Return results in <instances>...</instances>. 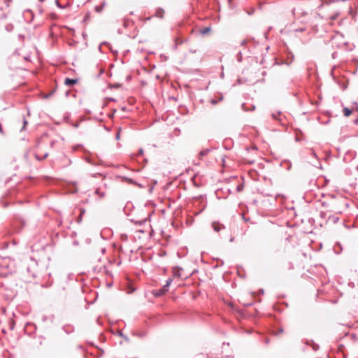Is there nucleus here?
I'll list each match as a JSON object with an SVG mask.
<instances>
[{"instance_id":"obj_1","label":"nucleus","mask_w":358,"mask_h":358,"mask_svg":"<svg viewBox=\"0 0 358 358\" xmlns=\"http://www.w3.org/2000/svg\"><path fill=\"white\" fill-rule=\"evenodd\" d=\"M17 285L13 275H0V290L5 292V295L8 299L13 298L17 290Z\"/></svg>"},{"instance_id":"obj_2","label":"nucleus","mask_w":358,"mask_h":358,"mask_svg":"<svg viewBox=\"0 0 358 358\" xmlns=\"http://www.w3.org/2000/svg\"><path fill=\"white\" fill-rule=\"evenodd\" d=\"M336 69V66H334L331 71V76L332 77L333 80H334L335 83H336L343 90H345L348 88V84L347 82H343L341 83L340 80H337L336 77L334 75V70Z\"/></svg>"},{"instance_id":"obj_3","label":"nucleus","mask_w":358,"mask_h":358,"mask_svg":"<svg viewBox=\"0 0 358 358\" xmlns=\"http://www.w3.org/2000/svg\"><path fill=\"white\" fill-rule=\"evenodd\" d=\"M356 152L353 150L347 151L343 156V162L345 163L351 162L355 157Z\"/></svg>"},{"instance_id":"obj_4","label":"nucleus","mask_w":358,"mask_h":358,"mask_svg":"<svg viewBox=\"0 0 358 358\" xmlns=\"http://www.w3.org/2000/svg\"><path fill=\"white\" fill-rule=\"evenodd\" d=\"M212 227L215 232H220V231L225 229L224 225L219 222H213Z\"/></svg>"},{"instance_id":"obj_5","label":"nucleus","mask_w":358,"mask_h":358,"mask_svg":"<svg viewBox=\"0 0 358 358\" xmlns=\"http://www.w3.org/2000/svg\"><path fill=\"white\" fill-rule=\"evenodd\" d=\"M62 329L66 334H70L74 331V327L71 324H66L62 327Z\"/></svg>"},{"instance_id":"obj_6","label":"nucleus","mask_w":358,"mask_h":358,"mask_svg":"<svg viewBox=\"0 0 358 358\" xmlns=\"http://www.w3.org/2000/svg\"><path fill=\"white\" fill-rule=\"evenodd\" d=\"M120 178H121L122 181L127 182L129 184H132V185H135L141 187V185L140 184H138L137 182L134 181L133 179L129 178L127 176H120Z\"/></svg>"},{"instance_id":"obj_7","label":"nucleus","mask_w":358,"mask_h":358,"mask_svg":"<svg viewBox=\"0 0 358 358\" xmlns=\"http://www.w3.org/2000/svg\"><path fill=\"white\" fill-rule=\"evenodd\" d=\"M78 79H73L66 78L64 80V84L67 86H73L78 83Z\"/></svg>"},{"instance_id":"obj_8","label":"nucleus","mask_w":358,"mask_h":358,"mask_svg":"<svg viewBox=\"0 0 358 358\" xmlns=\"http://www.w3.org/2000/svg\"><path fill=\"white\" fill-rule=\"evenodd\" d=\"M164 13H165L164 10L163 8H157V10L155 11V16L158 18L162 19L164 17Z\"/></svg>"},{"instance_id":"obj_9","label":"nucleus","mask_w":358,"mask_h":358,"mask_svg":"<svg viewBox=\"0 0 358 358\" xmlns=\"http://www.w3.org/2000/svg\"><path fill=\"white\" fill-rule=\"evenodd\" d=\"M306 344L308 345H310L314 351H317L319 349V345L315 343L313 340H307Z\"/></svg>"},{"instance_id":"obj_10","label":"nucleus","mask_w":358,"mask_h":358,"mask_svg":"<svg viewBox=\"0 0 358 358\" xmlns=\"http://www.w3.org/2000/svg\"><path fill=\"white\" fill-rule=\"evenodd\" d=\"M95 194L99 196L100 198H103L106 195L105 192L101 191L100 188H97L95 190Z\"/></svg>"},{"instance_id":"obj_11","label":"nucleus","mask_w":358,"mask_h":358,"mask_svg":"<svg viewBox=\"0 0 358 358\" xmlns=\"http://www.w3.org/2000/svg\"><path fill=\"white\" fill-rule=\"evenodd\" d=\"M210 151H211V149H210V148L203 149V150H202L199 152V155H200L201 157L206 156V155H208Z\"/></svg>"},{"instance_id":"obj_12","label":"nucleus","mask_w":358,"mask_h":358,"mask_svg":"<svg viewBox=\"0 0 358 358\" xmlns=\"http://www.w3.org/2000/svg\"><path fill=\"white\" fill-rule=\"evenodd\" d=\"M339 218L335 215H329L328 221H331L333 223H336L338 221Z\"/></svg>"},{"instance_id":"obj_13","label":"nucleus","mask_w":358,"mask_h":358,"mask_svg":"<svg viewBox=\"0 0 358 358\" xmlns=\"http://www.w3.org/2000/svg\"><path fill=\"white\" fill-rule=\"evenodd\" d=\"M165 294V292L163 291V289L162 288L159 289H157L155 293H154V295L155 296H162V295H164Z\"/></svg>"},{"instance_id":"obj_14","label":"nucleus","mask_w":358,"mask_h":358,"mask_svg":"<svg viewBox=\"0 0 358 358\" xmlns=\"http://www.w3.org/2000/svg\"><path fill=\"white\" fill-rule=\"evenodd\" d=\"M352 110L348 108L345 107L343 108V115L345 117H348L352 114Z\"/></svg>"},{"instance_id":"obj_15","label":"nucleus","mask_w":358,"mask_h":358,"mask_svg":"<svg viewBox=\"0 0 358 358\" xmlns=\"http://www.w3.org/2000/svg\"><path fill=\"white\" fill-rule=\"evenodd\" d=\"M80 210V215L78 217L77 220H76L78 223H80L81 222L82 218H83V215H84V213L85 212V210L84 208H81Z\"/></svg>"},{"instance_id":"obj_16","label":"nucleus","mask_w":358,"mask_h":358,"mask_svg":"<svg viewBox=\"0 0 358 358\" xmlns=\"http://www.w3.org/2000/svg\"><path fill=\"white\" fill-rule=\"evenodd\" d=\"M281 112L278 111L277 113H273L272 116L274 119L279 120L280 122H282V119L280 117H278V116H280Z\"/></svg>"},{"instance_id":"obj_17","label":"nucleus","mask_w":358,"mask_h":358,"mask_svg":"<svg viewBox=\"0 0 358 358\" xmlns=\"http://www.w3.org/2000/svg\"><path fill=\"white\" fill-rule=\"evenodd\" d=\"M55 4L56 6L61 9H64L68 6V4L66 5H62V3H59L58 0H55Z\"/></svg>"},{"instance_id":"obj_18","label":"nucleus","mask_w":358,"mask_h":358,"mask_svg":"<svg viewBox=\"0 0 358 358\" xmlns=\"http://www.w3.org/2000/svg\"><path fill=\"white\" fill-rule=\"evenodd\" d=\"M5 29L7 31L10 32L13 30L14 26L12 24H7L5 26Z\"/></svg>"},{"instance_id":"obj_19","label":"nucleus","mask_w":358,"mask_h":358,"mask_svg":"<svg viewBox=\"0 0 358 358\" xmlns=\"http://www.w3.org/2000/svg\"><path fill=\"white\" fill-rule=\"evenodd\" d=\"M210 31V27H204L203 29H201L200 31V33L202 34V35H205L206 34H207L208 32H209Z\"/></svg>"},{"instance_id":"obj_20","label":"nucleus","mask_w":358,"mask_h":358,"mask_svg":"<svg viewBox=\"0 0 358 358\" xmlns=\"http://www.w3.org/2000/svg\"><path fill=\"white\" fill-rule=\"evenodd\" d=\"M104 6L105 3L103 2L101 5L95 6L94 9L97 13H100L103 10Z\"/></svg>"},{"instance_id":"obj_21","label":"nucleus","mask_w":358,"mask_h":358,"mask_svg":"<svg viewBox=\"0 0 358 358\" xmlns=\"http://www.w3.org/2000/svg\"><path fill=\"white\" fill-rule=\"evenodd\" d=\"M328 213L327 212H324V211H321L320 213V217L322 218V219H327L328 220Z\"/></svg>"},{"instance_id":"obj_22","label":"nucleus","mask_w":358,"mask_h":358,"mask_svg":"<svg viewBox=\"0 0 358 358\" xmlns=\"http://www.w3.org/2000/svg\"><path fill=\"white\" fill-rule=\"evenodd\" d=\"M131 23V22L129 20H124L123 21V26L125 27V28H127L129 27L130 24Z\"/></svg>"},{"instance_id":"obj_23","label":"nucleus","mask_w":358,"mask_h":358,"mask_svg":"<svg viewBox=\"0 0 358 358\" xmlns=\"http://www.w3.org/2000/svg\"><path fill=\"white\" fill-rule=\"evenodd\" d=\"M48 152H46V153H45V154L43 155V158H40V157H39L38 155H36V158L38 161H41V160H43V159H45L46 157H48Z\"/></svg>"},{"instance_id":"obj_24","label":"nucleus","mask_w":358,"mask_h":358,"mask_svg":"<svg viewBox=\"0 0 358 358\" xmlns=\"http://www.w3.org/2000/svg\"><path fill=\"white\" fill-rule=\"evenodd\" d=\"M236 59L238 62H241L242 61V52L240 51L236 55Z\"/></svg>"},{"instance_id":"obj_25","label":"nucleus","mask_w":358,"mask_h":358,"mask_svg":"<svg viewBox=\"0 0 358 358\" xmlns=\"http://www.w3.org/2000/svg\"><path fill=\"white\" fill-rule=\"evenodd\" d=\"M27 124H28V122L26 120V118L24 117H23V127H22L21 131H23V130L25 129L26 126H27Z\"/></svg>"},{"instance_id":"obj_26","label":"nucleus","mask_w":358,"mask_h":358,"mask_svg":"<svg viewBox=\"0 0 358 358\" xmlns=\"http://www.w3.org/2000/svg\"><path fill=\"white\" fill-rule=\"evenodd\" d=\"M27 271L28 273H29L30 275H31L32 277H34V278H36V274H35L34 272H32V271H31V269H30V267H29V266H28V267H27Z\"/></svg>"},{"instance_id":"obj_27","label":"nucleus","mask_w":358,"mask_h":358,"mask_svg":"<svg viewBox=\"0 0 358 358\" xmlns=\"http://www.w3.org/2000/svg\"><path fill=\"white\" fill-rule=\"evenodd\" d=\"M117 335L122 338H124L126 341L129 340L128 337L123 334V333L120 331H118Z\"/></svg>"},{"instance_id":"obj_28","label":"nucleus","mask_w":358,"mask_h":358,"mask_svg":"<svg viewBox=\"0 0 358 358\" xmlns=\"http://www.w3.org/2000/svg\"><path fill=\"white\" fill-rule=\"evenodd\" d=\"M172 282H173V279H172V278H168V279L166 280V285H167L168 286H170V285H171V284L172 283Z\"/></svg>"},{"instance_id":"obj_29","label":"nucleus","mask_w":358,"mask_h":358,"mask_svg":"<svg viewBox=\"0 0 358 358\" xmlns=\"http://www.w3.org/2000/svg\"><path fill=\"white\" fill-rule=\"evenodd\" d=\"M169 286H168L167 285H166V284H165V285L162 287V289H163V291H164V292H165V293H166V292H168V290H169Z\"/></svg>"},{"instance_id":"obj_30","label":"nucleus","mask_w":358,"mask_h":358,"mask_svg":"<svg viewBox=\"0 0 358 358\" xmlns=\"http://www.w3.org/2000/svg\"><path fill=\"white\" fill-rule=\"evenodd\" d=\"M0 133L2 134V135H5V132L2 128V125L0 123Z\"/></svg>"},{"instance_id":"obj_31","label":"nucleus","mask_w":358,"mask_h":358,"mask_svg":"<svg viewBox=\"0 0 358 358\" xmlns=\"http://www.w3.org/2000/svg\"><path fill=\"white\" fill-rule=\"evenodd\" d=\"M143 148H140V149L138 150V155H143Z\"/></svg>"},{"instance_id":"obj_32","label":"nucleus","mask_w":358,"mask_h":358,"mask_svg":"<svg viewBox=\"0 0 358 358\" xmlns=\"http://www.w3.org/2000/svg\"><path fill=\"white\" fill-rule=\"evenodd\" d=\"M210 102H211V103H212V104L215 105V104H216L218 101H217V100H215V99H211Z\"/></svg>"},{"instance_id":"obj_33","label":"nucleus","mask_w":358,"mask_h":358,"mask_svg":"<svg viewBox=\"0 0 358 358\" xmlns=\"http://www.w3.org/2000/svg\"><path fill=\"white\" fill-rule=\"evenodd\" d=\"M120 131H119L117 134H116V139H119L120 138Z\"/></svg>"},{"instance_id":"obj_34","label":"nucleus","mask_w":358,"mask_h":358,"mask_svg":"<svg viewBox=\"0 0 358 358\" xmlns=\"http://www.w3.org/2000/svg\"><path fill=\"white\" fill-rule=\"evenodd\" d=\"M306 29L305 28H301V29H296V31H303Z\"/></svg>"},{"instance_id":"obj_35","label":"nucleus","mask_w":358,"mask_h":358,"mask_svg":"<svg viewBox=\"0 0 358 358\" xmlns=\"http://www.w3.org/2000/svg\"><path fill=\"white\" fill-rule=\"evenodd\" d=\"M242 189H243V187H242L241 185H238V186L237 187V191H238V192L241 191V190H242Z\"/></svg>"},{"instance_id":"obj_36","label":"nucleus","mask_w":358,"mask_h":358,"mask_svg":"<svg viewBox=\"0 0 358 358\" xmlns=\"http://www.w3.org/2000/svg\"><path fill=\"white\" fill-rule=\"evenodd\" d=\"M314 157H317V155L316 153L314 152V151H312V154H311Z\"/></svg>"},{"instance_id":"obj_37","label":"nucleus","mask_w":358,"mask_h":358,"mask_svg":"<svg viewBox=\"0 0 358 358\" xmlns=\"http://www.w3.org/2000/svg\"><path fill=\"white\" fill-rule=\"evenodd\" d=\"M234 241V237L233 236H231L230 239H229V241L230 242H233Z\"/></svg>"},{"instance_id":"obj_38","label":"nucleus","mask_w":358,"mask_h":358,"mask_svg":"<svg viewBox=\"0 0 358 358\" xmlns=\"http://www.w3.org/2000/svg\"><path fill=\"white\" fill-rule=\"evenodd\" d=\"M245 43H246V41H243L241 42V45H245Z\"/></svg>"},{"instance_id":"obj_39","label":"nucleus","mask_w":358,"mask_h":358,"mask_svg":"<svg viewBox=\"0 0 358 358\" xmlns=\"http://www.w3.org/2000/svg\"><path fill=\"white\" fill-rule=\"evenodd\" d=\"M105 252H106V249L105 248H102L101 249V252L103 254Z\"/></svg>"},{"instance_id":"obj_40","label":"nucleus","mask_w":358,"mask_h":358,"mask_svg":"<svg viewBox=\"0 0 358 358\" xmlns=\"http://www.w3.org/2000/svg\"><path fill=\"white\" fill-rule=\"evenodd\" d=\"M355 123L356 124H358V119H357V120H355Z\"/></svg>"},{"instance_id":"obj_41","label":"nucleus","mask_w":358,"mask_h":358,"mask_svg":"<svg viewBox=\"0 0 358 358\" xmlns=\"http://www.w3.org/2000/svg\"><path fill=\"white\" fill-rule=\"evenodd\" d=\"M31 261L32 262L33 264L36 263V262L32 258H31Z\"/></svg>"},{"instance_id":"obj_42","label":"nucleus","mask_w":358,"mask_h":358,"mask_svg":"<svg viewBox=\"0 0 358 358\" xmlns=\"http://www.w3.org/2000/svg\"><path fill=\"white\" fill-rule=\"evenodd\" d=\"M14 328V324H11L10 329H13Z\"/></svg>"},{"instance_id":"obj_43","label":"nucleus","mask_w":358,"mask_h":358,"mask_svg":"<svg viewBox=\"0 0 358 358\" xmlns=\"http://www.w3.org/2000/svg\"><path fill=\"white\" fill-rule=\"evenodd\" d=\"M50 96V94H48L45 96V98H48Z\"/></svg>"},{"instance_id":"obj_44","label":"nucleus","mask_w":358,"mask_h":358,"mask_svg":"<svg viewBox=\"0 0 358 358\" xmlns=\"http://www.w3.org/2000/svg\"><path fill=\"white\" fill-rule=\"evenodd\" d=\"M335 54L336 52H334L333 55H332V57H335Z\"/></svg>"},{"instance_id":"obj_45","label":"nucleus","mask_w":358,"mask_h":358,"mask_svg":"<svg viewBox=\"0 0 358 358\" xmlns=\"http://www.w3.org/2000/svg\"><path fill=\"white\" fill-rule=\"evenodd\" d=\"M282 331H283V330H282V329H280L279 330V331H280V332H282Z\"/></svg>"},{"instance_id":"obj_46","label":"nucleus","mask_w":358,"mask_h":358,"mask_svg":"<svg viewBox=\"0 0 358 358\" xmlns=\"http://www.w3.org/2000/svg\"><path fill=\"white\" fill-rule=\"evenodd\" d=\"M40 1L43 2L44 0H39Z\"/></svg>"}]
</instances>
